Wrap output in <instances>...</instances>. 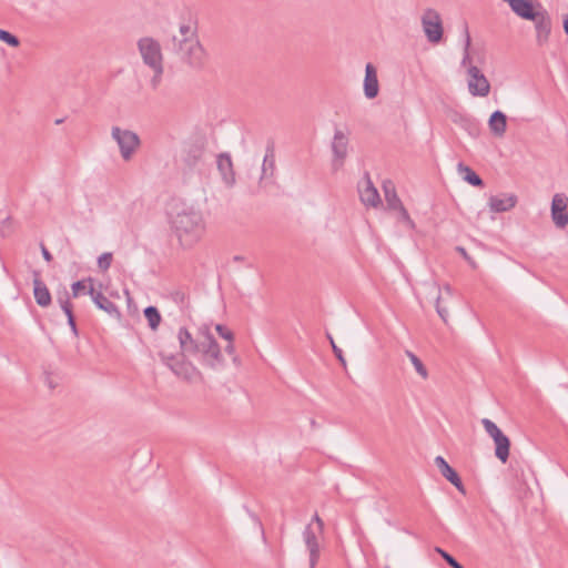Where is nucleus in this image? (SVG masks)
<instances>
[{
    "mask_svg": "<svg viewBox=\"0 0 568 568\" xmlns=\"http://www.w3.org/2000/svg\"><path fill=\"white\" fill-rule=\"evenodd\" d=\"M457 170L465 182L471 186L484 187L485 183L483 179L470 166L460 162L457 165Z\"/></svg>",
    "mask_w": 568,
    "mask_h": 568,
    "instance_id": "28",
    "label": "nucleus"
},
{
    "mask_svg": "<svg viewBox=\"0 0 568 568\" xmlns=\"http://www.w3.org/2000/svg\"><path fill=\"white\" fill-rule=\"evenodd\" d=\"M65 316H67V320L70 321L71 318H74V313H73V308H71L70 311L68 312H64Z\"/></svg>",
    "mask_w": 568,
    "mask_h": 568,
    "instance_id": "55",
    "label": "nucleus"
},
{
    "mask_svg": "<svg viewBox=\"0 0 568 568\" xmlns=\"http://www.w3.org/2000/svg\"><path fill=\"white\" fill-rule=\"evenodd\" d=\"M41 254H42V257L47 262H51L53 258L52 254L49 252V250L43 244H41Z\"/></svg>",
    "mask_w": 568,
    "mask_h": 568,
    "instance_id": "51",
    "label": "nucleus"
},
{
    "mask_svg": "<svg viewBox=\"0 0 568 568\" xmlns=\"http://www.w3.org/2000/svg\"><path fill=\"white\" fill-rule=\"evenodd\" d=\"M348 135V132H344L338 128H335L334 130L331 149L333 153L332 166L335 171L339 170L344 165L347 158L349 144Z\"/></svg>",
    "mask_w": 568,
    "mask_h": 568,
    "instance_id": "6",
    "label": "nucleus"
},
{
    "mask_svg": "<svg viewBox=\"0 0 568 568\" xmlns=\"http://www.w3.org/2000/svg\"><path fill=\"white\" fill-rule=\"evenodd\" d=\"M64 121V119H57L55 124H61Z\"/></svg>",
    "mask_w": 568,
    "mask_h": 568,
    "instance_id": "60",
    "label": "nucleus"
},
{
    "mask_svg": "<svg viewBox=\"0 0 568 568\" xmlns=\"http://www.w3.org/2000/svg\"><path fill=\"white\" fill-rule=\"evenodd\" d=\"M317 535L320 534L312 527V524H308L303 531V539L310 552V568H315L320 559V545L317 541Z\"/></svg>",
    "mask_w": 568,
    "mask_h": 568,
    "instance_id": "15",
    "label": "nucleus"
},
{
    "mask_svg": "<svg viewBox=\"0 0 568 568\" xmlns=\"http://www.w3.org/2000/svg\"><path fill=\"white\" fill-rule=\"evenodd\" d=\"M562 27H564L565 33L568 36V14H566L564 17Z\"/></svg>",
    "mask_w": 568,
    "mask_h": 568,
    "instance_id": "53",
    "label": "nucleus"
},
{
    "mask_svg": "<svg viewBox=\"0 0 568 568\" xmlns=\"http://www.w3.org/2000/svg\"><path fill=\"white\" fill-rule=\"evenodd\" d=\"M138 49L143 62L148 67H156L163 64V57L159 41L151 37L141 38L138 41Z\"/></svg>",
    "mask_w": 568,
    "mask_h": 568,
    "instance_id": "7",
    "label": "nucleus"
},
{
    "mask_svg": "<svg viewBox=\"0 0 568 568\" xmlns=\"http://www.w3.org/2000/svg\"><path fill=\"white\" fill-rule=\"evenodd\" d=\"M495 444V456L503 464L507 463L510 454V439L503 432L493 437Z\"/></svg>",
    "mask_w": 568,
    "mask_h": 568,
    "instance_id": "21",
    "label": "nucleus"
},
{
    "mask_svg": "<svg viewBox=\"0 0 568 568\" xmlns=\"http://www.w3.org/2000/svg\"><path fill=\"white\" fill-rule=\"evenodd\" d=\"M61 310L64 312H68L70 311L71 308H73L71 302H70V295H69V292L64 288L62 292H59L58 293V298H57Z\"/></svg>",
    "mask_w": 568,
    "mask_h": 568,
    "instance_id": "40",
    "label": "nucleus"
},
{
    "mask_svg": "<svg viewBox=\"0 0 568 568\" xmlns=\"http://www.w3.org/2000/svg\"><path fill=\"white\" fill-rule=\"evenodd\" d=\"M444 288H445V291H446L447 293L452 294V287H450V285L446 284Z\"/></svg>",
    "mask_w": 568,
    "mask_h": 568,
    "instance_id": "58",
    "label": "nucleus"
},
{
    "mask_svg": "<svg viewBox=\"0 0 568 568\" xmlns=\"http://www.w3.org/2000/svg\"><path fill=\"white\" fill-rule=\"evenodd\" d=\"M224 351H225V353H227L230 355H234V353H235L234 341L229 342L227 345L224 347Z\"/></svg>",
    "mask_w": 568,
    "mask_h": 568,
    "instance_id": "52",
    "label": "nucleus"
},
{
    "mask_svg": "<svg viewBox=\"0 0 568 568\" xmlns=\"http://www.w3.org/2000/svg\"><path fill=\"white\" fill-rule=\"evenodd\" d=\"M313 521H315L316 525H317L315 530H317L318 534H323L324 523H323V520L321 519V517L318 516L317 513L313 516Z\"/></svg>",
    "mask_w": 568,
    "mask_h": 568,
    "instance_id": "49",
    "label": "nucleus"
},
{
    "mask_svg": "<svg viewBox=\"0 0 568 568\" xmlns=\"http://www.w3.org/2000/svg\"><path fill=\"white\" fill-rule=\"evenodd\" d=\"M87 282H89L90 285H92L93 280L91 277H88V278L75 281L74 283H72V285H71L72 297L80 296V294H82L87 290V285H85Z\"/></svg>",
    "mask_w": 568,
    "mask_h": 568,
    "instance_id": "37",
    "label": "nucleus"
},
{
    "mask_svg": "<svg viewBox=\"0 0 568 568\" xmlns=\"http://www.w3.org/2000/svg\"><path fill=\"white\" fill-rule=\"evenodd\" d=\"M190 40L191 38L187 37L179 39L176 36H172V38L165 43V47L175 53H182Z\"/></svg>",
    "mask_w": 568,
    "mask_h": 568,
    "instance_id": "30",
    "label": "nucleus"
},
{
    "mask_svg": "<svg viewBox=\"0 0 568 568\" xmlns=\"http://www.w3.org/2000/svg\"><path fill=\"white\" fill-rule=\"evenodd\" d=\"M325 335L331 344V347H332V351H333L335 357L342 364L343 367H346V359L344 357L343 351L336 345V343L329 332H326Z\"/></svg>",
    "mask_w": 568,
    "mask_h": 568,
    "instance_id": "35",
    "label": "nucleus"
},
{
    "mask_svg": "<svg viewBox=\"0 0 568 568\" xmlns=\"http://www.w3.org/2000/svg\"><path fill=\"white\" fill-rule=\"evenodd\" d=\"M68 325H69L72 334L74 335V337H78L79 336V329H78V326H77L75 317L71 318L70 321H68Z\"/></svg>",
    "mask_w": 568,
    "mask_h": 568,
    "instance_id": "50",
    "label": "nucleus"
},
{
    "mask_svg": "<svg viewBox=\"0 0 568 568\" xmlns=\"http://www.w3.org/2000/svg\"><path fill=\"white\" fill-rule=\"evenodd\" d=\"M233 363H234L235 365H237V366L240 365V363H241V362H240L239 356L233 355Z\"/></svg>",
    "mask_w": 568,
    "mask_h": 568,
    "instance_id": "57",
    "label": "nucleus"
},
{
    "mask_svg": "<svg viewBox=\"0 0 568 568\" xmlns=\"http://www.w3.org/2000/svg\"><path fill=\"white\" fill-rule=\"evenodd\" d=\"M154 71V75L152 77L150 84L152 89L156 90L163 74V64H159L156 67H150Z\"/></svg>",
    "mask_w": 568,
    "mask_h": 568,
    "instance_id": "42",
    "label": "nucleus"
},
{
    "mask_svg": "<svg viewBox=\"0 0 568 568\" xmlns=\"http://www.w3.org/2000/svg\"><path fill=\"white\" fill-rule=\"evenodd\" d=\"M0 41H3L12 48H17L20 44V40L17 36L3 29H0Z\"/></svg>",
    "mask_w": 568,
    "mask_h": 568,
    "instance_id": "38",
    "label": "nucleus"
},
{
    "mask_svg": "<svg viewBox=\"0 0 568 568\" xmlns=\"http://www.w3.org/2000/svg\"><path fill=\"white\" fill-rule=\"evenodd\" d=\"M435 465L446 480L455 486L458 491L466 494V489L459 474L447 463L443 456H437L435 458Z\"/></svg>",
    "mask_w": 568,
    "mask_h": 568,
    "instance_id": "14",
    "label": "nucleus"
},
{
    "mask_svg": "<svg viewBox=\"0 0 568 568\" xmlns=\"http://www.w3.org/2000/svg\"><path fill=\"white\" fill-rule=\"evenodd\" d=\"M311 426H312V428L317 427L316 420L313 418L311 419Z\"/></svg>",
    "mask_w": 568,
    "mask_h": 568,
    "instance_id": "59",
    "label": "nucleus"
},
{
    "mask_svg": "<svg viewBox=\"0 0 568 568\" xmlns=\"http://www.w3.org/2000/svg\"><path fill=\"white\" fill-rule=\"evenodd\" d=\"M197 334L203 337V345L199 352L202 354V363L213 369L224 366L225 361L221 347L207 325L199 327Z\"/></svg>",
    "mask_w": 568,
    "mask_h": 568,
    "instance_id": "4",
    "label": "nucleus"
},
{
    "mask_svg": "<svg viewBox=\"0 0 568 568\" xmlns=\"http://www.w3.org/2000/svg\"><path fill=\"white\" fill-rule=\"evenodd\" d=\"M244 260H245V257H244V256H242V255H234V256H233V261H234V262H243Z\"/></svg>",
    "mask_w": 568,
    "mask_h": 568,
    "instance_id": "56",
    "label": "nucleus"
},
{
    "mask_svg": "<svg viewBox=\"0 0 568 568\" xmlns=\"http://www.w3.org/2000/svg\"><path fill=\"white\" fill-rule=\"evenodd\" d=\"M383 191L385 194V201L388 210H397L403 203L397 195L394 183L390 180H386L383 183Z\"/></svg>",
    "mask_w": 568,
    "mask_h": 568,
    "instance_id": "27",
    "label": "nucleus"
},
{
    "mask_svg": "<svg viewBox=\"0 0 568 568\" xmlns=\"http://www.w3.org/2000/svg\"><path fill=\"white\" fill-rule=\"evenodd\" d=\"M436 312L444 322H447L448 312L440 306V295L436 297Z\"/></svg>",
    "mask_w": 568,
    "mask_h": 568,
    "instance_id": "46",
    "label": "nucleus"
},
{
    "mask_svg": "<svg viewBox=\"0 0 568 568\" xmlns=\"http://www.w3.org/2000/svg\"><path fill=\"white\" fill-rule=\"evenodd\" d=\"M366 176H367V186L361 193V200H362L363 204H365L366 206L376 207L382 203V201H381L378 191L373 185L368 174H366Z\"/></svg>",
    "mask_w": 568,
    "mask_h": 568,
    "instance_id": "26",
    "label": "nucleus"
},
{
    "mask_svg": "<svg viewBox=\"0 0 568 568\" xmlns=\"http://www.w3.org/2000/svg\"><path fill=\"white\" fill-rule=\"evenodd\" d=\"M385 568H390L389 566H386Z\"/></svg>",
    "mask_w": 568,
    "mask_h": 568,
    "instance_id": "61",
    "label": "nucleus"
},
{
    "mask_svg": "<svg viewBox=\"0 0 568 568\" xmlns=\"http://www.w3.org/2000/svg\"><path fill=\"white\" fill-rule=\"evenodd\" d=\"M180 33L182 34V38H190L194 36V32L191 30V27L187 24L180 26Z\"/></svg>",
    "mask_w": 568,
    "mask_h": 568,
    "instance_id": "48",
    "label": "nucleus"
},
{
    "mask_svg": "<svg viewBox=\"0 0 568 568\" xmlns=\"http://www.w3.org/2000/svg\"><path fill=\"white\" fill-rule=\"evenodd\" d=\"M409 361L412 362L413 366L415 367L416 372L425 379L428 376L427 368L423 364L419 357H417L412 351L405 352Z\"/></svg>",
    "mask_w": 568,
    "mask_h": 568,
    "instance_id": "33",
    "label": "nucleus"
},
{
    "mask_svg": "<svg viewBox=\"0 0 568 568\" xmlns=\"http://www.w3.org/2000/svg\"><path fill=\"white\" fill-rule=\"evenodd\" d=\"M45 383L48 384V386H49L51 389L55 388V384H53V382H52V379H51L50 375H47V377H45Z\"/></svg>",
    "mask_w": 568,
    "mask_h": 568,
    "instance_id": "54",
    "label": "nucleus"
},
{
    "mask_svg": "<svg viewBox=\"0 0 568 568\" xmlns=\"http://www.w3.org/2000/svg\"><path fill=\"white\" fill-rule=\"evenodd\" d=\"M456 251L473 266L476 267V263L473 261V258L467 253L466 248L463 246H457Z\"/></svg>",
    "mask_w": 568,
    "mask_h": 568,
    "instance_id": "47",
    "label": "nucleus"
},
{
    "mask_svg": "<svg viewBox=\"0 0 568 568\" xmlns=\"http://www.w3.org/2000/svg\"><path fill=\"white\" fill-rule=\"evenodd\" d=\"M217 169L221 172L224 182L227 185H233L235 183V174L233 171L232 159L229 153H221L217 156Z\"/></svg>",
    "mask_w": 568,
    "mask_h": 568,
    "instance_id": "23",
    "label": "nucleus"
},
{
    "mask_svg": "<svg viewBox=\"0 0 568 568\" xmlns=\"http://www.w3.org/2000/svg\"><path fill=\"white\" fill-rule=\"evenodd\" d=\"M205 143L203 140H196L189 143L184 149L183 163L190 169H194L201 161L204 154Z\"/></svg>",
    "mask_w": 568,
    "mask_h": 568,
    "instance_id": "17",
    "label": "nucleus"
},
{
    "mask_svg": "<svg viewBox=\"0 0 568 568\" xmlns=\"http://www.w3.org/2000/svg\"><path fill=\"white\" fill-rule=\"evenodd\" d=\"M182 53L192 68L200 69L205 64L206 53L197 40L191 39Z\"/></svg>",
    "mask_w": 568,
    "mask_h": 568,
    "instance_id": "16",
    "label": "nucleus"
},
{
    "mask_svg": "<svg viewBox=\"0 0 568 568\" xmlns=\"http://www.w3.org/2000/svg\"><path fill=\"white\" fill-rule=\"evenodd\" d=\"M143 314L148 321L150 328L152 331H155L159 327L161 320H162L161 313L158 310V307H155L153 305L146 306L143 310Z\"/></svg>",
    "mask_w": 568,
    "mask_h": 568,
    "instance_id": "29",
    "label": "nucleus"
},
{
    "mask_svg": "<svg viewBox=\"0 0 568 568\" xmlns=\"http://www.w3.org/2000/svg\"><path fill=\"white\" fill-rule=\"evenodd\" d=\"M170 297L181 308H184L189 305V295L182 290L171 292Z\"/></svg>",
    "mask_w": 568,
    "mask_h": 568,
    "instance_id": "34",
    "label": "nucleus"
},
{
    "mask_svg": "<svg viewBox=\"0 0 568 568\" xmlns=\"http://www.w3.org/2000/svg\"><path fill=\"white\" fill-rule=\"evenodd\" d=\"M364 94L367 99L372 100L378 95L379 84L377 79V70L372 63H367L365 67L364 78Z\"/></svg>",
    "mask_w": 568,
    "mask_h": 568,
    "instance_id": "18",
    "label": "nucleus"
},
{
    "mask_svg": "<svg viewBox=\"0 0 568 568\" xmlns=\"http://www.w3.org/2000/svg\"><path fill=\"white\" fill-rule=\"evenodd\" d=\"M423 30L427 40L432 43H438L443 39V23L440 16L434 9H427L422 17Z\"/></svg>",
    "mask_w": 568,
    "mask_h": 568,
    "instance_id": "8",
    "label": "nucleus"
},
{
    "mask_svg": "<svg viewBox=\"0 0 568 568\" xmlns=\"http://www.w3.org/2000/svg\"><path fill=\"white\" fill-rule=\"evenodd\" d=\"M61 310L64 312H68L70 311L71 308H73L71 302H70V295H69V292L64 288L62 292H59L58 293V298H57Z\"/></svg>",
    "mask_w": 568,
    "mask_h": 568,
    "instance_id": "39",
    "label": "nucleus"
},
{
    "mask_svg": "<svg viewBox=\"0 0 568 568\" xmlns=\"http://www.w3.org/2000/svg\"><path fill=\"white\" fill-rule=\"evenodd\" d=\"M453 122L464 129L473 138H477L480 134L481 128L479 121L468 114L457 113L453 118Z\"/></svg>",
    "mask_w": 568,
    "mask_h": 568,
    "instance_id": "20",
    "label": "nucleus"
},
{
    "mask_svg": "<svg viewBox=\"0 0 568 568\" xmlns=\"http://www.w3.org/2000/svg\"><path fill=\"white\" fill-rule=\"evenodd\" d=\"M172 231L183 247H192L203 236L205 222L202 213L193 206H183L170 219Z\"/></svg>",
    "mask_w": 568,
    "mask_h": 568,
    "instance_id": "1",
    "label": "nucleus"
},
{
    "mask_svg": "<svg viewBox=\"0 0 568 568\" xmlns=\"http://www.w3.org/2000/svg\"><path fill=\"white\" fill-rule=\"evenodd\" d=\"M495 444V456L503 464L507 463L510 454V439L503 432L493 437Z\"/></svg>",
    "mask_w": 568,
    "mask_h": 568,
    "instance_id": "22",
    "label": "nucleus"
},
{
    "mask_svg": "<svg viewBox=\"0 0 568 568\" xmlns=\"http://www.w3.org/2000/svg\"><path fill=\"white\" fill-rule=\"evenodd\" d=\"M194 338L186 327H180L178 333V339L181 348V354H199L202 345L203 337Z\"/></svg>",
    "mask_w": 568,
    "mask_h": 568,
    "instance_id": "13",
    "label": "nucleus"
},
{
    "mask_svg": "<svg viewBox=\"0 0 568 568\" xmlns=\"http://www.w3.org/2000/svg\"><path fill=\"white\" fill-rule=\"evenodd\" d=\"M216 333L227 342L234 341V333L225 325L223 324H216L215 325Z\"/></svg>",
    "mask_w": 568,
    "mask_h": 568,
    "instance_id": "43",
    "label": "nucleus"
},
{
    "mask_svg": "<svg viewBox=\"0 0 568 568\" xmlns=\"http://www.w3.org/2000/svg\"><path fill=\"white\" fill-rule=\"evenodd\" d=\"M435 550L442 556V558L445 560V562L449 567H452V568H465L459 561L456 560V558L454 556H452L446 550H444V549H442L439 547H436Z\"/></svg>",
    "mask_w": 568,
    "mask_h": 568,
    "instance_id": "36",
    "label": "nucleus"
},
{
    "mask_svg": "<svg viewBox=\"0 0 568 568\" xmlns=\"http://www.w3.org/2000/svg\"><path fill=\"white\" fill-rule=\"evenodd\" d=\"M520 18L534 23L536 44L540 48L545 47L549 42L552 30V18L546 8L540 2H532Z\"/></svg>",
    "mask_w": 568,
    "mask_h": 568,
    "instance_id": "2",
    "label": "nucleus"
},
{
    "mask_svg": "<svg viewBox=\"0 0 568 568\" xmlns=\"http://www.w3.org/2000/svg\"><path fill=\"white\" fill-rule=\"evenodd\" d=\"M468 91L473 97H487L490 92V83L476 65H469L468 70Z\"/></svg>",
    "mask_w": 568,
    "mask_h": 568,
    "instance_id": "9",
    "label": "nucleus"
},
{
    "mask_svg": "<svg viewBox=\"0 0 568 568\" xmlns=\"http://www.w3.org/2000/svg\"><path fill=\"white\" fill-rule=\"evenodd\" d=\"M158 356L178 378L187 383L202 379L201 372L190 361H186L184 354H171L162 349L158 352Z\"/></svg>",
    "mask_w": 568,
    "mask_h": 568,
    "instance_id": "3",
    "label": "nucleus"
},
{
    "mask_svg": "<svg viewBox=\"0 0 568 568\" xmlns=\"http://www.w3.org/2000/svg\"><path fill=\"white\" fill-rule=\"evenodd\" d=\"M507 2L511 11L520 18V16L529 8L532 1L527 0H503Z\"/></svg>",
    "mask_w": 568,
    "mask_h": 568,
    "instance_id": "31",
    "label": "nucleus"
},
{
    "mask_svg": "<svg viewBox=\"0 0 568 568\" xmlns=\"http://www.w3.org/2000/svg\"><path fill=\"white\" fill-rule=\"evenodd\" d=\"M463 33L465 37V43H464V57L462 60V65H466V63L470 62L469 49H470V44H471L468 24L466 21H464V23H463Z\"/></svg>",
    "mask_w": 568,
    "mask_h": 568,
    "instance_id": "32",
    "label": "nucleus"
},
{
    "mask_svg": "<svg viewBox=\"0 0 568 568\" xmlns=\"http://www.w3.org/2000/svg\"><path fill=\"white\" fill-rule=\"evenodd\" d=\"M488 126L495 136H503L507 130V115L500 111H494L488 120Z\"/></svg>",
    "mask_w": 568,
    "mask_h": 568,
    "instance_id": "24",
    "label": "nucleus"
},
{
    "mask_svg": "<svg viewBox=\"0 0 568 568\" xmlns=\"http://www.w3.org/2000/svg\"><path fill=\"white\" fill-rule=\"evenodd\" d=\"M32 284H33V296L36 303L40 307H48L52 303L51 293L45 285V283L41 280V272L39 270L32 271Z\"/></svg>",
    "mask_w": 568,
    "mask_h": 568,
    "instance_id": "12",
    "label": "nucleus"
},
{
    "mask_svg": "<svg viewBox=\"0 0 568 568\" xmlns=\"http://www.w3.org/2000/svg\"><path fill=\"white\" fill-rule=\"evenodd\" d=\"M275 171V152H274V143L268 142L266 146V152L263 159L262 164V174L261 180L272 178Z\"/></svg>",
    "mask_w": 568,
    "mask_h": 568,
    "instance_id": "25",
    "label": "nucleus"
},
{
    "mask_svg": "<svg viewBox=\"0 0 568 568\" xmlns=\"http://www.w3.org/2000/svg\"><path fill=\"white\" fill-rule=\"evenodd\" d=\"M517 202L518 197L515 194L491 195L488 205L491 212L503 213L515 207Z\"/></svg>",
    "mask_w": 568,
    "mask_h": 568,
    "instance_id": "19",
    "label": "nucleus"
},
{
    "mask_svg": "<svg viewBox=\"0 0 568 568\" xmlns=\"http://www.w3.org/2000/svg\"><path fill=\"white\" fill-rule=\"evenodd\" d=\"M111 136L116 142L121 158L124 161L132 160L136 150L141 145L140 136L128 129H121L120 126H112Z\"/></svg>",
    "mask_w": 568,
    "mask_h": 568,
    "instance_id": "5",
    "label": "nucleus"
},
{
    "mask_svg": "<svg viewBox=\"0 0 568 568\" xmlns=\"http://www.w3.org/2000/svg\"><path fill=\"white\" fill-rule=\"evenodd\" d=\"M112 258H113V256H112V253H110V252H105V253L101 254L98 258L99 268L102 271H106L111 266Z\"/></svg>",
    "mask_w": 568,
    "mask_h": 568,
    "instance_id": "44",
    "label": "nucleus"
},
{
    "mask_svg": "<svg viewBox=\"0 0 568 568\" xmlns=\"http://www.w3.org/2000/svg\"><path fill=\"white\" fill-rule=\"evenodd\" d=\"M87 294H89L93 301V303L97 305L98 308L108 313L111 317L115 320H120L122 314L119 310V307L109 298L106 297L102 292H98L94 290L93 285H90L87 290Z\"/></svg>",
    "mask_w": 568,
    "mask_h": 568,
    "instance_id": "11",
    "label": "nucleus"
},
{
    "mask_svg": "<svg viewBox=\"0 0 568 568\" xmlns=\"http://www.w3.org/2000/svg\"><path fill=\"white\" fill-rule=\"evenodd\" d=\"M481 424L486 433L493 438L494 436L501 433V429L489 418H483Z\"/></svg>",
    "mask_w": 568,
    "mask_h": 568,
    "instance_id": "41",
    "label": "nucleus"
},
{
    "mask_svg": "<svg viewBox=\"0 0 568 568\" xmlns=\"http://www.w3.org/2000/svg\"><path fill=\"white\" fill-rule=\"evenodd\" d=\"M568 197L564 193H556L551 200V219L554 224L564 229L568 225Z\"/></svg>",
    "mask_w": 568,
    "mask_h": 568,
    "instance_id": "10",
    "label": "nucleus"
},
{
    "mask_svg": "<svg viewBox=\"0 0 568 568\" xmlns=\"http://www.w3.org/2000/svg\"><path fill=\"white\" fill-rule=\"evenodd\" d=\"M396 211L398 212V219L402 222H405L410 227L415 226L414 221L410 219L408 211L405 209V206L403 204L399 207H397Z\"/></svg>",
    "mask_w": 568,
    "mask_h": 568,
    "instance_id": "45",
    "label": "nucleus"
}]
</instances>
